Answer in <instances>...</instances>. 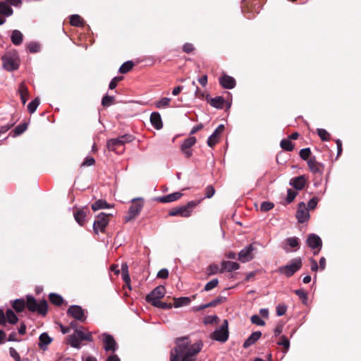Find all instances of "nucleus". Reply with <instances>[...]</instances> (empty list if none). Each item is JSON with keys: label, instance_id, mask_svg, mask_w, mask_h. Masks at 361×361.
I'll return each instance as SVG.
<instances>
[{"label": "nucleus", "instance_id": "nucleus-1", "mask_svg": "<svg viewBox=\"0 0 361 361\" xmlns=\"http://www.w3.org/2000/svg\"><path fill=\"white\" fill-rule=\"evenodd\" d=\"M202 348L201 341L190 345L188 337L178 338L176 340V346L171 352L170 361H179V356L183 354L195 357Z\"/></svg>", "mask_w": 361, "mask_h": 361}, {"label": "nucleus", "instance_id": "nucleus-2", "mask_svg": "<svg viewBox=\"0 0 361 361\" xmlns=\"http://www.w3.org/2000/svg\"><path fill=\"white\" fill-rule=\"evenodd\" d=\"M25 305L30 312H37L42 315H45L47 312L48 304L46 300L37 302L33 296L27 295Z\"/></svg>", "mask_w": 361, "mask_h": 361}, {"label": "nucleus", "instance_id": "nucleus-3", "mask_svg": "<svg viewBox=\"0 0 361 361\" xmlns=\"http://www.w3.org/2000/svg\"><path fill=\"white\" fill-rule=\"evenodd\" d=\"M198 203L199 202L197 201H190L185 205L173 208L169 211V215L171 216H180L182 217H189Z\"/></svg>", "mask_w": 361, "mask_h": 361}, {"label": "nucleus", "instance_id": "nucleus-4", "mask_svg": "<svg viewBox=\"0 0 361 361\" xmlns=\"http://www.w3.org/2000/svg\"><path fill=\"white\" fill-rule=\"evenodd\" d=\"M302 265V264L301 258H294L290 260L289 264L280 267L279 268V272L281 274L285 275L286 277H290L301 269Z\"/></svg>", "mask_w": 361, "mask_h": 361}, {"label": "nucleus", "instance_id": "nucleus-5", "mask_svg": "<svg viewBox=\"0 0 361 361\" xmlns=\"http://www.w3.org/2000/svg\"><path fill=\"white\" fill-rule=\"evenodd\" d=\"M3 67L8 71L17 70L20 65L19 58L16 54L8 52L2 57Z\"/></svg>", "mask_w": 361, "mask_h": 361}, {"label": "nucleus", "instance_id": "nucleus-6", "mask_svg": "<svg viewBox=\"0 0 361 361\" xmlns=\"http://www.w3.org/2000/svg\"><path fill=\"white\" fill-rule=\"evenodd\" d=\"M113 216V214L101 212L96 216V219L93 223V231L95 234H99V232H105V229L109 223V216Z\"/></svg>", "mask_w": 361, "mask_h": 361}, {"label": "nucleus", "instance_id": "nucleus-7", "mask_svg": "<svg viewBox=\"0 0 361 361\" xmlns=\"http://www.w3.org/2000/svg\"><path fill=\"white\" fill-rule=\"evenodd\" d=\"M133 204L128 209V214L125 216V221L128 222L135 219L142 211L144 204L143 200L141 197H137L132 200Z\"/></svg>", "mask_w": 361, "mask_h": 361}, {"label": "nucleus", "instance_id": "nucleus-8", "mask_svg": "<svg viewBox=\"0 0 361 361\" xmlns=\"http://www.w3.org/2000/svg\"><path fill=\"white\" fill-rule=\"evenodd\" d=\"M134 136L130 134H125L116 138H112L107 141L106 147L109 150L116 151L117 147L124 145L126 143H129L133 141Z\"/></svg>", "mask_w": 361, "mask_h": 361}, {"label": "nucleus", "instance_id": "nucleus-9", "mask_svg": "<svg viewBox=\"0 0 361 361\" xmlns=\"http://www.w3.org/2000/svg\"><path fill=\"white\" fill-rule=\"evenodd\" d=\"M211 338L222 343L228 340V331L227 320H224L223 324L213 332Z\"/></svg>", "mask_w": 361, "mask_h": 361}, {"label": "nucleus", "instance_id": "nucleus-10", "mask_svg": "<svg viewBox=\"0 0 361 361\" xmlns=\"http://www.w3.org/2000/svg\"><path fill=\"white\" fill-rule=\"evenodd\" d=\"M85 312L86 311L82 309L81 306L76 305H71L67 310L68 315L71 316L80 322H85L86 321L87 316Z\"/></svg>", "mask_w": 361, "mask_h": 361}, {"label": "nucleus", "instance_id": "nucleus-11", "mask_svg": "<svg viewBox=\"0 0 361 361\" xmlns=\"http://www.w3.org/2000/svg\"><path fill=\"white\" fill-rule=\"evenodd\" d=\"M165 293V287L158 286L146 296V300L153 305L155 302L160 300L164 296Z\"/></svg>", "mask_w": 361, "mask_h": 361}, {"label": "nucleus", "instance_id": "nucleus-12", "mask_svg": "<svg viewBox=\"0 0 361 361\" xmlns=\"http://www.w3.org/2000/svg\"><path fill=\"white\" fill-rule=\"evenodd\" d=\"M101 337L105 351H110L113 353L116 351V350L118 349V345L113 336L107 333H103L101 335Z\"/></svg>", "mask_w": 361, "mask_h": 361}, {"label": "nucleus", "instance_id": "nucleus-13", "mask_svg": "<svg viewBox=\"0 0 361 361\" xmlns=\"http://www.w3.org/2000/svg\"><path fill=\"white\" fill-rule=\"evenodd\" d=\"M255 250V247L252 244L246 246L239 252L238 259L243 263L250 262L254 259L253 251Z\"/></svg>", "mask_w": 361, "mask_h": 361}, {"label": "nucleus", "instance_id": "nucleus-14", "mask_svg": "<svg viewBox=\"0 0 361 361\" xmlns=\"http://www.w3.org/2000/svg\"><path fill=\"white\" fill-rule=\"evenodd\" d=\"M300 240L297 237H290L284 240L282 243V248L286 252H290L293 250H296L300 248Z\"/></svg>", "mask_w": 361, "mask_h": 361}, {"label": "nucleus", "instance_id": "nucleus-15", "mask_svg": "<svg viewBox=\"0 0 361 361\" xmlns=\"http://www.w3.org/2000/svg\"><path fill=\"white\" fill-rule=\"evenodd\" d=\"M307 244L311 249L318 250L317 252H314V255H317L322 247V241L321 238L314 233H311L308 235L307 238Z\"/></svg>", "mask_w": 361, "mask_h": 361}, {"label": "nucleus", "instance_id": "nucleus-16", "mask_svg": "<svg viewBox=\"0 0 361 361\" xmlns=\"http://www.w3.org/2000/svg\"><path fill=\"white\" fill-rule=\"evenodd\" d=\"M225 129L224 125L220 124L213 132V133L208 137L207 143L210 147L215 146L219 141V135Z\"/></svg>", "mask_w": 361, "mask_h": 361}, {"label": "nucleus", "instance_id": "nucleus-17", "mask_svg": "<svg viewBox=\"0 0 361 361\" xmlns=\"http://www.w3.org/2000/svg\"><path fill=\"white\" fill-rule=\"evenodd\" d=\"M296 218L299 223H305L310 219L308 209L305 208V204L302 202L298 204V209L296 212Z\"/></svg>", "mask_w": 361, "mask_h": 361}, {"label": "nucleus", "instance_id": "nucleus-18", "mask_svg": "<svg viewBox=\"0 0 361 361\" xmlns=\"http://www.w3.org/2000/svg\"><path fill=\"white\" fill-rule=\"evenodd\" d=\"M182 196V192H176L166 195L158 197L156 198V200L161 203H169L179 200Z\"/></svg>", "mask_w": 361, "mask_h": 361}, {"label": "nucleus", "instance_id": "nucleus-19", "mask_svg": "<svg viewBox=\"0 0 361 361\" xmlns=\"http://www.w3.org/2000/svg\"><path fill=\"white\" fill-rule=\"evenodd\" d=\"M220 85L225 89H233L235 87V80L228 75H224L219 79Z\"/></svg>", "mask_w": 361, "mask_h": 361}, {"label": "nucleus", "instance_id": "nucleus-20", "mask_svg": "<svg viewBox=\"0 0 361 361\" xmlns=\"http://www.w3.org/2000/svg\"><path fill=\"white\" fill-rule=\"evenodd\" d=\"M205 98L212 107L218 109H222L224 108L225 100L222 97L211 98L209 94H207Z\"/></svg>", "mask_w": 361, "mask_h": 361}, {"label": "nucleus", "instance_id": "nucleus-21", "mask_svg": "<svg viewBox=\"0 0 361 361\" xmlns=\"http://www.w3.org/2000/svg\"><path fill=\"white\" fill-rule=\"evenodd\" d=\"M221 269L220 273L224 271L231 272L238 270L240 268V264L235 262L222 261L221 263Z\"/></svg>", "mask_w": 361, "mask_h": 361}, {"label": "nucleus", "instance_id": "nucleus-22", "mask_svg": "<svg viewBox=\"0 0 361 361\" xmlns=\"http://www.w3.org/2000/svg\"><path fill=\"white\" fill-rule=\"evenodd\" d=\"M307 165L310 170L314 173H322V171L321 170V167L323 166L322 164H319L317 160L316 157H310L307 160Z\"/></svg>", "mask_w": 361, "mask_h": 361}, {"label": "nucleus", "instance_id": "nucleus-23", "mask_svg": "<svg viewBox=\"0 0 361 361\" xmlns=\"http://www.w3.org/2000/svg\"><path fill=\"white\" fill-rule=\"evenodd\" d=\"M305 178L304 176H299L298 177L293 178L290 180L289 184L292 185L295 190H302L305 185Z\"/></svg>", "mask_w": 361, "mask_h": 361}, {"label": "nucleus", "instance_id": "nucleus-24", "mask_svg": "<svg viewBox=\"0 0 361 361\" xmlns=\"http://www.w3.org/2000/svg\"><path fill=\"white\" fill-rule=\"evenodd\" d=\"M150 122L152 125L157 130L163 127V123L161 115L159 112H152L150 115Z\"/></svg>", "mask_w": 361, "mask_h": 361}, {"label": "nucleus", "instance_id": "nucleus-25", "mask_svg": "<svg viewBox=\"0 0 361 361\" xmlns=\"http://www.w3.org/2000/svg\"><path fill=\"white\" fill-rule=\"evenodd\" d=\"M262 336V332L259 331L253 332L244 342L243 348H247L257 341Z\"/></svg>", "mask_w": 361, "mask_h": 361}, {"label": "nucleus", "instance_id": "nucleus-26", "mask_svg": "<svg viewBox=\"0 0 361 361\" xmlns=\"http://www.w3.org/2000/svg\"><path fill=\"white\" fill-rule=\"evenodd\" d=\"M91 207L93 211H97L99 209L112 208L113 205L109 204L106 200L100 199L92 204Z\"/></svg>", "mask_w": 361, "mask_h": 361}, {"label": "nucleus", "instance_id": "nucleus-27", "mask_svg": "<svg viewBox=\"0 0 361 361\" xmlns=\"http://www.w3.org/2000/svg\"><path fill=\"white\" fill-rule=\"evenodd\" d=\"M11 40L14 45H20L23 41V33L18 30H13L11 32Z\"/></svg>", "mask_w": 361, "mask_h": 361}, {"label": "nucleus", "instance_id": "nucleus-28", "mask_svg": "<svg viewBox=\"0 0 361 361\" xmlns=\"http://www.w3.org/2000/svg\"><path fill=\"white\" fill-rule=\"evenodd\" d=\"M13 13V8L6 2L0 1V14L4 17H9Z\"/></svg>", "mask_w": 361, "mask_h": 361}, {"label": "nucleus", "instance_id": "nucleus-29", "mask_svg": "<svg viewBox=\"0 0 361 361\" xmlns=\"http://www.w3.org/2000/svg\"><path fill=\"white\" fill-rule=\"evenodd\" d=\"M52 339L47 333H42L39 338L38 345L40 348L45 350L47 346L51 342Z\"/></svg>", "mask_w": 361, "mask_h": 361}, {"label": "nucleus", "instance_id": "nucleus-30", "mask_svg": "<svg viewBox=\"0 0 361 361\" xmlns=\"http://www.w3.org/2000/svg\"><path fill=\"white\" fill-rule=\"evenodd\" d=\"M18 92L20 94L21 102L23 104H25L28 99L29 92L27 87L23 82H21L18 87Z\"/></svg>", "mask_w": 361, "mask_h": 361}, {"label": "nucleus", "instance_id": "nucleus-31", "mask_svg": "<svg viewBox=\"0 0 361 361\" xmlns=\"http://www.w3.org/2000/svg\"><path fill=\"white\" fill-rule=\"evenodd\" d=\"M68 343L73 348L78 349L81 348V341L79 339L76 334L68 336Z\"/></svg>", "mask_w": 361, "mask_h": 361}, {"label": "nucleus", "instance_id": "nucleus-32", "mask_svg": "<svg viewBox=\"0 0 361 361\" xmlns=\"http://www.w3.org/2000/svg\"><path fill=\"white\" fill-rule=\"evenodd\" d=\"M74 218L80 226H83L85 222L86 213L82 209H78L73 214Z\"/></svg>", "mask_w": 361, "mask_h": 361}, {"label": "nucleus", "instance_id": "nucleus-33", "mask_svg": "<svg viewBox=\"0 0 361 361\" xmlns=\"http://www.w3.org/2000/svg\"><path fill=\"white\" fill-rule=\"evenodd\" d=\"M221 302V298H217L209 303L204 304V305H202L200 306L193 307L192 309L194 311H200V310H204L209 307L216 306L217 304L220 303Z\"/></svg>", "mask_w": 361, "mask_h": 361}, {"label": "nucleus", "instance_id": "nucleus-34", "mask_svg": "<svg viewBox=\"0 0 361 361\" xmlns=\"http://www.w3.org/2000/svg\"><path fill=\"white\" fill-rule=\"evenodd\" d=\"M175 302L173 306L175 307H180L183 306H186L189 305L191 302V299L189 297H180L178 298H175Z\"/></svg>", "mask_w": 361, "mask_h": 361}, {"label": "nucleus", "instance_id": "nucleus-35", "mask_svg": "<svg viewBox=\"0 0 361 361\" xmlns=\"http://www.w3.org/2000/svg\"><path fill=\"white\" fill-rule=\"evenodd\" d=\"M50 302L57 306H60L63 302V298L59 294L51 293L49 295Z\"/></svg>", "mask_w": 361, "mask_h": 361}, {"label": "nucleus", "instance_id": "nucleus-36", "mask_svg": "<svg viewBox=\"0 0 361 361\" xmlns=\"http://www.w3.org/2000/svg\"><path fill=\"white\" fill-rule=\"evenodd\" d=\"M171 99L169 97H163L160 100L155 102L154 106L157 109H162L169 107L170 105Z\"/></svg>", "mask_w": 361, "mask_h": 361}, {"label": "nucleus", "instance_id": "nucleus-37", "mask_svg": "<svg viewBox=\"0 0 361 361\" xmlns=\"http://www.w3.org/2000/svg\"><path fill=\"white\" fill-rule=\"evenodd\" d=\"M133 66L134 63L132 61H126L120 66L118 71L122 74L127 73L133 68Z\"/></svg>", "mask_w": 361, "mask_h": 361}, {"label": "nucleus", "instance_id": "nucleus-38", "mask_svg": "<svg viewBox=\"0 0 361 361\" xmlns=\"http://www.w3.org/2000/svg\"><path fill=\"white\" fill-rule=\"evenodd\" d=\"M25 302L24 300V299H16L14 300L13 303V308L16 311V312H22L25 307Z\"/></svg>", "mask_w": 361, "mask_h": 361}, {"label": "nucleus", "instance_id": "nucleus-39", "mask_svg": "<svg viewBox=\"0 0 361 361\" xmlns=\"http://www.w3.org/2000/svg\"><path fill=\"white\" fill-rule=\"evenodd\" d=\"M6 320L11 324H16L18 320L16 314L11 309L7 310V311L6 312Z\"/></svg>", "mask_w": 361, "mask_h": 361}, {"label": "nucleus", "instance_id": "nucleus-40", "mask_svg": "<svg viewBox=\"0 0 361 361\" xmlns=\"http://www.w3.org/2000/svg\"><path fill=\"white\" fill-rule=\"evenodd\" d=\"M27 128V124L26 123H20L13 130V137H16L23 133Z\"/></svg>", "mask_w": 361, "mask_h": 361}, {"label": "nucleus", "instance_id": "nucleus-41", "mask_svg": "<svg viewBox=\"0 0 361 361\" xmlns=\"http://www.w3.org/2000/svg\"><path fill=\"white\" fill-rule=\"evenodd\" d=\"M75 334L78 336L79 339L82 341H92V336L90 333H85L82 330H75Z\"/></svg>", "mask_w": 361, "mask_h": 361}, {"label": "nucleus", "instance_id": "nucleus-42", "mask_svg": "<svg viewBox=\"0 0 361 361\" xmlns=\"http://www.w3.org/2000/svg\"><path fill=\"white\" fill-rule=\"evenodd\" d=\"M281 147L288 152L293 151L294 145L292 142L287 139H283L280 142Z\"/></svg>", "mask_w": 361, "mask_h": 361}, {"label": "nucleus", "instance_id": "nucleus-43", "mask_svg": "<svg viewBox=\"0 0 361 361\" xmlns=\"http://www.w3.org/2000/svg\"><path fill=\"white\" fill-rule=\"evenodd\" d=\"M294 292L300 298V299L302 300V302L304 305L307 304V301H308L307 293L304 289H297Z\"/></svg>", "mask_w": 361, "mask_h": 361}, {"label": "nucleus", "instance_id": "nucleus-44", "mask_svg": "<svg viewBox=\"0 0 361 361\" xmlns=\"http://www.w3.org/2000/svg\"><path fill=\"white\" fill-rule=\"evenodd\" d=\"M197 142V139L194 136H190L188 138L185 139L182 145H180V147L183 148H191Z\"/></svg>", "mask_w": 361, "mask_h": 361}, {"label": "nucleus", "instance_id": "nucleus-45", "mask_svg": "<svg viewBox=\"0 0 361 361\" xmlns=\"http://www.w3.org/2000/svg\"><path fill=\"white\" fill-rule=\"evenodd\" d=\"M39 103H40L39 99L38 97H36L35 99H34L32 102H30L28 104L27 111L30 114H33L34 112H35L37 108L39 105Z\"/></svg>", "mask_w": 361, "mask_h": 361}, {"label": "nucleus", "instance_id": "nucleus-46", "mask_svg": "<svg viewBox=\"0 0 361 361\" xmlns=\"http://www.w3.org/2000/svg\"><path fill=\"white\" fill-rule=\"evenodd\" d=\"M70 23H71V25H73V26L79 27V26L82 25V19H81L80 16L77 14L71 16Z\"/></svg>", "mask_w": 361, "mask_h": 361}, {"label": "nucleus", "instance_id": "nucleus-47", "mask_svg": "<svg viewBox=\"0 0 361 361\" xmlns=\"http://www.w3.org/2000/svg\"><path fill=\"white\" fill-rule=\"evenodd\" d=\"M221 269H219V266L216 264H211L207 268V274L209 276H212L216 274L217 273H220Z\"/></svg>", "mask_w": 361, "mask_h": 361}, {"label": "nucleus", "instance_id": "nucleus-48", "mask_svg": "<svg viewBox=\"0 0 361 361\" xmlns=\"http://www.w3.org/2000/svg\"><path fill=\"white\" fill-rule=\"evenodd\" d=\"M277 344L279 345H282L284 348V353H287L290 347V342L286 336H282L280 338V341L277 343Z\"/></svg>", "mask_w": 361, "mask_h": 361}, {"label": "nucleus", "instance_id": "nucleus-49", "mask_svg": "<svg viewBox=\"0 0 361 361\" xmlns=\"http://www.w3.org/2000/svg\"><path fill=\"white\" fill-rule=\"evenodd\" d=\"M152 305L163 310H169L173 307L171 303L164 302L160 300L155 302Z\"/></svg>", "mask_w": 361, "mask_h": 361}, {"label": "nucleus", "instance_id": "nucleus-50", "mask_svg": "<svg viewBox=\"0 0 361 361\" xmlns=\"http://www.w3.org/2000/svg\"><path fill=\"white\" fill-rule=\"evenodd\" d=\"M27 49L30 53H37L40 50V46L37 42H32L27 44Z\"/></svg>", "mask_w": 361, "mask_h": 361}, {"label": "nucleus", "instance_id": "nucleus-51", "mask_svg": "<svg viewBox=\"0 0 361 361\" xmlns=\"http://www.w3.org/2000/svg\"><path fill=\"white\" fill-rule=\"evenodd\" d=\"M114 101V96H109L105 95L103 97L102 99V105L103 106H109L113 104Z\"/></svg>", "mask_w": 361, "mask_h": 361}, {"label": "nucleus", "instance_id": "nucleus-52", "mask_svg": "<svg viewBox=\"0 0 361 361\" xmlns=\"http://www.w3.org/2000/svg\"><path fill=\"white\" fill-rule=\"evenodd\" d=\"M219 283L218 279H214L212 281L206 283L204 290L205 291H209L217 286Z\"/></svg>", "mask_w": 361, "mask_h": 361}, {"label": "nucleus", "instance_id": "nucleus-53", "mask_svg": "<svg viewBox=\"0 0 361 361\" xmlns=\"http://www.w3.org/2000/svg\"><path fill=\"white\" fill-rule=\"evenodd\" d=\"M317 134L323 141H328L329 140V133L323 128H317Z\"/></svg>", "mask_w": 361, "mask_h": 361}, {"label": "nucleus", "instance_id": "nucleus-54", "mask_svg": "<svg viewBox=\"0 0 361 361\" xmlns=\"http://www.w3.org/2000/svg\"><path fill=\"white\" fill-rule=\"evenodd\" d=\"M311 154V150L309 147L303 148L300 151V157L302 159L307 161Z\"/></svg>", "mask_w": 361, "mask_h": 361}, {"label": "nucleus", "instance_id": "nucleus-55", "mask_svg": "<svg viewBox=\"0 0 361 361\" xmlns=\"http://www.w3.org/2000/svg\"><path fill=\"white\" fill-rule=\"evenodd\" d=\"M298 195V192L293 190L292 189H288L287 190V197H286V201L287 203H290L293 201V200L295 198V197L297 196Z\"/></svg>", "mask_w": 361, "mask_h": 361}, {"label": "nucleus", "instance_id": "nucleus-56", "mask_svg": "<svg viewBox=\"0 0 361 361\" xmlns=\"http://www.w3.org/2000/svg\"><path fill=\"white\" fill-rule=\"evenodd\" d=\"M251 322L252 324L258 326H264L265 324L264 321L257 314H254L251 317Z\"/></svg>", "mask_w": 361, "mask_h": 361}, {"label": "nucleus", "instance_id": "nucleus-57", "mask_svg": "<svg viewBox=\"0 0 361 361\" xmlns=\"http://www.w3.org/2000/svg\"><path fill=\"white\" fill-rule=\"evenodd\" d=\"M274 204L271 202H263L260 205V209L262 212H268L274 207Z\"/></svg>", "mask_w": 361, "mask_h": 361}, {"label": "nucleus", "instance_id": "nucleus-58", "mask_svg": "<svg viewBox=\"0 0 361 361\" xmlns=\"http://www.w3.org/2000/svg\"><path fill=\"white\" fill-rule=\"evenodd\" d=\"M9 355L15 361H22L19 353L13 347L9 348Z\"/></svg>", "mask_w": 361, "mask_h": 361}, {"label": "nucleus", "instance_id": "nucleus-59", "mask_svg": "<svg viewBox=\"0 0 361 361\" xmlns=\"http://www.w3.org/2000/svg\"><path fill=\"white\" fill-rule=\"evenodd\" d=\"M214 194H215L214 188L211 185H207L205 188V197L211 198L214 196Z\"/></svg>", "mask_w": 361, "mask_h": 361}, {"label": "nucleus", "instance_id": "nucleus-60", "mask_svg": "<svg viewBox=\"0 0 361 361\" xmlns=\"http://www.w3.org/2000/svg\"><path fill=\"white\" fill-rule=\"evenodd\" d=\"M287 310V306L285 305H279L276 307V314L278 316H283L286 314Z\"/></svg>", "mask_w": 361, "mask_h": 361}, {"label": "nucleus", "instance_id": "nucleus-61", "mask_svg": "<svg viewBox=\"0 0 361 361\" xmlns=\"http://www.w3.org/2000/svg\"><path fill=\"white\" fill-rule=\"evenodd\" d=\"M318 203V199L315 197H312L310 200V201L307 202V209H314Z\"/></svg>", "mask_w": 361, "mask_h": 361}, {"label": "nucleus", "instance_id": "nucleus-62", "mask_svg": "<svg viewBox=\"0 0 361 361\" xmlns=\"http://www.w3.org/2000/svg\"><path fill=\"white\" fill-rule=\"evenodd\" d=\"M95 163V160L92 157H87L84 161L82 164V166H92Z\"/></svg>", "mask_w": 361, "mask_h": 361}, {"label": "nucleus", "instance_id": "nucleus-63", "mask_svg": "<svg viewBox=\"0 0 361 361\" xmlns=\"http://www.w3.org/2000/svg\"><path fill=\"white\" fill-rule=\"evenodd\" d=\"M169 276V271L167 269H161L157 273V278L159 279H166Z\"/></svg>", "mask_w": 361, "mask_h": 361}, {"label": "nucleus", "instance_id": "nucleus-64", "mask_svg": "<svg viewBox=\"0 0 361 361\" xmlns=\"http://www.w3.org/2000/svg\"><path fill=\"white\" fill-rule=\"evenodd\" d=\"M183 50L184 52L190 54L194 50V47L190 43H185L183 47Z\"/></svg>", "mask_w": 361, "mask_h": 361}]
</instances>
